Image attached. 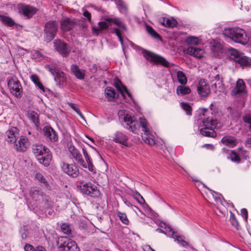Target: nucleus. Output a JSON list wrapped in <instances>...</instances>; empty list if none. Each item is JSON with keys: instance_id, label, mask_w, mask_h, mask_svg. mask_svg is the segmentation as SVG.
Segmentation results:
<instances>
[{"instance_id": "nucleus-1", "label": "nucleus", "mask_w": 251, "mask_h": 251, "mask_svg": "<svg viewBox=\"0 0 251 251\" xmlns=\"http://www.w3.org/2000/svg\"><path fill=\"white\" fill-rule=\"evenodd\" d=\"M223 35L236 43L246 45L249 40L246 32L239 28H227L223 31Z\"/></svg>"}, {"instance_id": "nucleus-2", "label": "nucleus", "mask_w": 251, "mask_h": 251, "mask_svg": "<svg viewBox=\"0 0 251 251\" xmlns=\"http://www.w3.org/2000/svg\"><path fill=\"white\" fill-rule=\"evenodd\" d=\"M45 68L53 76L54 80L59 88H63L67 86V77L66 75L59 67L50 65H46Z\"/></svg>"}, {"instance_id": "nucleus-3", "label": "nucleus", "mask_w": 251, "mask_h": 251, "mask_svg": "<svg viewBox=\"0 0 251 251\" xmlns=\"http://www.w3.org/2000/svg\"><path fill=\"white\" fill-rule=\"evenodd\" d=\"M143 56L147 60L151 62L153 65H162L166 68L174 66L173 63L168 62L164 57L156 54L151 51L140 48Z\"/></svg>"}, {"instance_id": "nucleus-4", "label": "nucleus", "mask_w": 251, "mask_h": 251, "mask_svg": "<svg viewBox=\"0 0 251 251\" xmlns=\"http://www.w3.org/2000/svg\"><path fill=\"white\" fill-rule=\"evenodd\" d=\"M77 187L81 193L94 198H99L100 192L98 187L91 182L84 183L83 181H77Z\"/></svg>"}, {"instance_id": "nucleus-5", "label": "nucleus", "mask_w": 251, "mask_h": 251, "mask_svg": "<svg viewBox=\"0 0 251 251\" xmlns=\"http://www.w3.org/2000/svg\"><path fill=\"white\" fill-rule=\"evenodd\" d=\"M58 24L56 21H49L46 23L44 29V41L49 43L52 41L57 35Z\"/></svg>"}, {"instance_id": "nucleus-6", "label": "nucleus", "mask_w": 251, "mask_h": 251, "mask_svg": "<svg viewBox=\"0 0 251 251\" xmlns=\"http://www.w3.org/2000/svg\"><path fill=\"white\" fill-rule=\"evenodd\" d=\"M57 246L60 251H80L76 242L67 237H59Z\"/></svg>"}, {"instance_id": "nucleus-7", "label": "nucleus", "mask_w": 251, "mask_h": 251, "mask_svg": "<svg viewBox=\"0 0 251 251\" xmlns=\"http://www.w3.org/2000/svg\"><path fill=\"white\" fill-rule=\"evenodd\" d=\"M53 45L54 50L62 57L69 56L71 51V48L68 43L60 39H56L53 41Z\"/></svg>"}, {"instance_id": "nucleus-8", "label": "nucleus", "mask_w": 251, "mask_h": 251, "mask_svg": "<svg viewBox=\"0 0 251 251\" xmlns=\"http://www.w3.org/2000/svg\"><path fill=\"white\" fill-rule=\"evenodd\" d=\"M17 9L18 13L27 19L31 18L38 11V9L35 7L23 3L18 4Z\"/></svg>"}, {"instance_id": "nucleus-9", "label": "nucleus", "mask_w": 251, "mask_h": 251, "mask_svg": "<svg viewBox=\"0 0 251 251\" xmlns=\"http://www.w3.org/2000/svg\"><path fill=\"white\" fill-rule=\"evenodd\" d=\"M8 86L11 93L17 98L22 96V87L20 82L16 77H11L8 81Z\"/></svg>"}, {"instance_id": "nucleus-10", "label": "nucleus", "mask_w": 251, "mask_h": 251, "mask_svg": "<svg viewBox=\"0 0 251 251\" xmlns=\"http://www.w3.org/2000/svg\"><path fill=\"white\" fill-rule=\"evenodd\" d=\"M61 167L64 173L73 178H76L79 174L78 167L75 163L69 164L63 162L61 164Z\"/></svg>"}, {"instance_id": "nucleus-11", "label": "nucleus", "mask_w": 251, "mask_h": 251, "mask_svg": "<svg viewBox=\"0 0 251 251\" xmlns=\"http://www.w3.org/2000/svg\"><path fill=\"white\" fill-rule=\"evenodd\" d=\"M124 122L125 123V128L133 133H136L138 127V122L135 120V117H132L127 114L124 116Z\"/></svg>"}, {"instance_id": "nucleus-12", "label": "nucleus", "mask_w": 251, "mask_h": 251, "mask_svg": "<svg viewBox=\"0 0 251 251\" xmlns=\"http://www.w3.org/2000/svg\"><path fill=\"white\" fill-rule=\"evenodd\" d=\"M197 91L201 97H206L210 94V86L205 79L201 78L199 80L197 86Z\"/></svg>"}, {"instance_id": "nucleus-13", "label": "nucleus", "mask_w": 251, "mask_h": 251, "mask_svg": "<svg viewBox=\"0 0 251 251\" xmlns=\"http://www.w3.org/2000/svg\"><path fill=\"white\" fill-rule=\"evenodd\" d=\"M60 28L62 31L68 32L72 30L76 25L74 19L68 17H63L60 21Z\"/></svg>"}, {"instance_id": "nucleus-14", "label": "nucleus", "mask_w": 251, "mask_h": 251, "mask_svg": "<svg viewBox=\"0 0 251 251\" xmlns=\"http://www.w3.org/2000/svg\"><path fill=\"white\" fill-rule=\"evenodd\" d=\"M128 137L126 134L120 131H117L114 133L112 140L123 146L128 147L129 146L128 143Z\"/></svg>"}, {"instance_id": "nucleus-15", "label": "nucleus", "mask_w": 251, "mask_h": 251, "mask_svg": "<svg viewBox=\"0 0 251 251\" xmlns=\"http://www.w3.org/2000/svg\"><path fill=\"white\" fill-rule=\"evenodd\" d=\"M44 135L51 142H57L58 140L57 133L50 126H45L43 128Z\"/></svg>"}, {"instance_id": "nucleus-16", "label": "nucleus", "mask_w": 251, "mask_h": 251, "mask_svg": "<svg viewBox=\"0 0 251 251\" xmlns=\"http://www.w3.org/2000/svg\"><path fill=\"white\" fill-rule=\"evenodd\" d=\"M246 93V86L245 82L242 79H238L236 81L235 87L232 89L231 92V95H241Z\"/></svg>"}, {"instance_id": "nucleus-17", "label": "nucleus", "mask_w": 251, "mask_h": 251, "mask_svg": "<svg viewBox=\"0 0 251 251\" xmlns=\"http://www.w3.org/2000/svg\"><path fill=\"white\" fill-rule=\"evenodd\" d=\"M69 151L75 161L77 162L82 167H85L84 160L79 150L74 146L71 145L69 147Z\"/></svg>"}, {"instance_id": "nucleus-18", "label": "nucleus", "mask_w": 251, "mask_h": 251, "mask_svg": "<svg viewBox=\"0 0 251 251\" xmlns=\"http://www.w3.org/2000/svg\"><path fill=\"white\" fill-rule=\"evenodd\" d=\"M47 151H45L43 154L40 155L37 159L38 161L45 167H48L52 159V154L48 148Z\"/></svg>"}, {"instance_id": "nucleus-19", "label": "nucleus", "mask_w": 251, "mask_h": 251, "mask_svg": "<svg viewBox=\"0 0 251 251\" xmlns=\"http://www.w3.org/2000/svg\"><path fill=\"white\" fill-rule=\"evenodd\" d=\"M29 195L33 200L36 201L44 199V197H47V195L40 191L37 187H32L29 190Z\"/></svg>"}, {"instance_id": "nucleus-20", "label": "nucleus", "mask_w": 251, "mask_h": 251, "mask_svg": "<svg viewBox=\"0 0 251 251\" xmlns=\"http://www.w3.org/2000/svg\"><path fill=\"white\" fill-rule=\"evenodd\" d=\"M105 97L108 101L114 102L119 98V93L111 87H107L105 89Z\"/></svg>"}, {"instance_id": "nucleus-21", "label": "nucleus", "mask_w": 251, "mask_h": 251, "mask_svg": "<svg viewBox=\"0 0 251 251\" xmlns=\"http://www.w3.org/2000/svg\"><path fill=\"white\" fill-rule=\"evenodd\" d=\"M28 144V139L26 137L22 136L18 142L15 143L14 147L17 151L24 152L26 150Z\"/></svg>"}, {"instance_id": "nucleus-22", "label": "nucleus", "mask_w": 251, "mask_h": 251, "mask_svg": "<svg viewBox=\"0 0 251 251\" xmlns=\"http://www.w3.org/2000/svg\"><path fill=\"white\" fill-rule=\"evenodd\" d=\"M71 73L75 77L80 80H83L85 78V71L81 70L76 64H72L70 67Z\"/></svg>"}, {"instance_id": "nucleus-23", "label": "nucleus", "mask_w": 251, "mask_h": 251, "mask_svg": "<svg viewBox=\"0 0 251 251\" xmlns=\"http://www.w3.org/2000/svg\"><path fill=\"white\" fill-rule=\"evenodd\" d=\"M224 145L233 148L237 146L238 142L237 139L233 136L226 135L224 136L221 141Z\"/></svg>"}, {"instance_id": "nucleus-24", "label": "nucleus", "mask_w": 251, "mask_h": 251, "mask_svg": "<svg viewBox=\"0 0 251 251\" xmlns=\"http://www.w3.org/2000/svg\"><path fill=\"white\" fill-rule=\"evenodd\" d=\"M104 20L107 22L113 23L118 27L122 29L124 31H126L127 30L126 25L122 22L120 19L118 17H115L114 18L106 17L104 18Z\"/></svg>"}, {"instance_id": "nucleus-25", "label": "nucleus", "mask_w": 251, "mask_h": 251, "mask_svg": "<svg viewBox=\"0 0 251 251\" xmlns=\"http://www.w3.org/2000/svg\"><path fill=\"white\" fill-rule=\"evenodd\" d=\"M202 124L204 127H208V129H213V126L215 128H220L218 126V123L217 120L210 117H208L206 119H203L202 120Z\"/></svg>"}, {"instance_id": "nucleus-26", "label": "nucleus", "mask_w": 251, "mask_h": 251, "mask_svg": "<svg viewBox=\"0 0 251 251\" xmlns=\"http://www.w3.org/2000/svg\"><path fill=\"white\" fill-rule=\"evenodd\" d=\"M188 54L198 58H201L202 57L204 50L202 49L193 47H189L186 49Z\"/></svg>"}, {"instance_id": "nucleus-27", "label": "nucleus", "mask_w": 251, "mask_h": 251, "mask_svg": "<svg viewBox=\"0 0 251 251\" xmlns=\"http://www.w3.org/2000/svg\"><path fill=\"white\" fill-rule=\"evenodd\" d=\"M236 64H238L242 68H250L251 67V58L241 54Z\"/></svg>"}, {"instance_id": "nucleus-28", "label": "nucleus", "mask_w": 251, "mask_h": 251, "mask_svg": "<svg viewBox=\"0 0 251 251\" xmlns=\"http://www.w3.org/2000/svg\"><path fill=\"white\" fill-rule=\"evenodd\" d=\"M48 149L47 147L42 144L33 145L32 147V152L36 158L42 155L45 151H47Z\"/></svg>"}, {"instance_id": "nucleus-29", "label": "nucleus", "mask_w": 251, "mask_h": 251, "mask_svg": "<svg viewBox=\"0 0 251 251\" xmlns=\"http://www.w3.org/2000/svg\"><path fill=\"white\" fill-rule=\"evenodd\" d=\"M17 130L18 128L16 127L13 126L6 132L7 135V139H6V140L8 143L11 144L16 143L17 138L15 133Z\"/></svg>"}, {"instance_id": "nucleus-30", "label": "nucleus", "mask_w": 251, "mask_h": 251, "mask_svg": "<svg viewBox=\"0 0 251 251\" xmlns=\"http://www.w3.org/2000/svg\"><path fill=\"white\" fill-rule=\"evenodd\" d=\"M98 25L100 27L99 28H97L94 26L92 27V33L96 36H98L102 30L107 29L109 26V25L105 22H99Z\"/></svg>"}, {"instance_id": "nucleus-31", "label": "nucleus", "mask_w": 251, "mask_h": 251, "mask_svg": "<svg viewBox=\"0 0 251 251\" xmlns=\"http://www.w3.org/2000/svg\"><path fill=\"white\" fill-rule=\"evenodd\" d=\"M227 53L229 59L234 61L235 63L237 62L241 55L237 50L233 48L229 49Z\"/></svg>"}, {"instance_id": "nucleus-32", "label": "nucleus", "mask_w": 251, "mask_h": 251, "mask_svg": "<svg viewBox=\"0 0 251 251\" xmlns=\"http://www.w3.org/2000/svg\"><path fill=\"white\" fill-rule=\"evenodd\" d=\"M35 179L37 180L40 183L42 187H44L46 188L50 187V185L48 182L42 174L40 173H36L35 176Z\"/></svg>"}, {"instance_id": "nucleus-33", "label": "nucleus", "mask_w": 251, "mask_h": 251, "mask_svg": "<svg viewBox=\"0 0 251 251\" xmlns=\"http://www.w3.org/2000/svg\"><path fill=\"white\" fill-rule=\"evenodd\" d=\"M200 133L206 137L215 138L217 133L214 129H208V127H203L200 130Z\"/></svg>"}, {"instance_id": "nucleus-34", "label": "nucleus", "mask_w": 251, "mask_h": 251, "mask_svg": "<svg viewBox=\"0 0 251 251\" xmlns=\"http://www.w3.org/2000/svg\"><path fill=\"white\" fill-rule=\"evenodd\" d=\"M0 21L5 25L12 27L16 25L14 21L10 17L0 15ZM16 25H18L16 24Z\"/></svg>"}, {"instance_id": "nucleus-35", "label": "nucleus", "mask_w": 251, "mask_h": 251, "mask_svg": "<svg viewBox=\"0 0 251 251\" xmlns=\"http://www.w3.org/2000/svg\"><path fill=\"white\" fill-rule=\"evenodd\" d=\"M172 238H173L175 241H177L182 246L186 247L188 246V243L184 240V237L178 234L177 232H173Z\"/></svg>"}, {"instance_id": "nucleus-36", "label": "nucleus", "mask_w": 251, "mask_h": 251, "mask_svg": "<svg viewBox=\"0 0 251 251\" xmlns=\"http://www.w3.org/2000/svg\"><path fill=\"white\" fill-rule=\"evenodd\" d=\"M172 238H173L175 241H177L182 246L186 247L188 246V243L184 240V237L178 234L177 232H173Z\"/></svg>"}, {"instance_id": "nucleus-37", "label": "nucleus", "mask_w": 251, "mask_h": 251, "mask_svg": "<svg viewBox=\"0 0 251 251\" xmlns=\"http://www.w3.org/2000/svg\"><path fill=\"white\" fill-rule=\"evenodd\" d=\"M114 2L120 12L124 13L126 12L127 6L123 0H115Z\"/></svg>"}, {"instance_id": "nucleus-38", "label": "nucleus", "mask_w": 251, "mask_h": 251, "mask_svg": "<svg viewBox=\"0 0 251 251\" xmlns=\"http://www.w3.org/2000/svg\"><path fill=\"white\" fill-rule=\"evenodd\" d=\"M146 28L147 32L153 38L159 40H162L161 36L151 26L146 25Z\"/></svg>"}, {"instance_id": "nucleus-39", "label": "nucleus", "mask_w": 251, "mask_h": 251, "mask_svg": "<svg viewBox=\"0 0 251 251\" xmlns=\"http://www.w3.org/2000/svg\"><path fill=\"white\" fill-rule=\"evenodd\" d=\"M176 93L178 95H185L191 93V89L189 87L180 85L176 88Z\"/></svg>"}, {"instance_id": "nucleus-40", "label": "nucleus", "mask_w": 251, "mask_h": 251, "mask_svg": "<svg viewBox=\"0 0 251 251\" xmlns=\"http://www.w3.org/2000/svg\"><path fill=\"white\" fill-rule=\"evenodd\" d=\"M211 50L215 56L218 55L219 53L222 50V46L219 42H214L211 45Z\"/></svg>"}, {"instance_id": "nucleus-41", "label": "nucleus", "mask_w": 251, "mask_h": 251, "mask_svg": "<svg viewBox=\"0 0 251 251\" xmlns=\"http://www.w3.org/2000/svg\"><path fill=\"white\" fill-rule=\"evenodd\" d=\"M230 222L231 224L234 226L237 230L241 229V227L239 224V222L236 219L235 215L234 214L230 211Z\"/></svg>"}, {"instance_id": "nucleus-42", "label": "nucleus", "mask_w": 251, "mask_h": 251, "mask_svg": "<svg viewBox=\"0 0 251 251\" xmlns=\"http://www.w3.org/2000/svg\"><path fill=\"white\" fill-rule=\"evenodd\" d=\"M86 163L84 161L85 167H83L84 168H88V170L92 172H95V167L93 164L92 160L90 156L86 157L85 158Z\"/></svg>"}, {"instance_id": "nucleus-43", "label": "nucleus", "mask_w": 251, "mask_h": 251, "mask_svg": "<svg viewBox=\"0 0 251 251\" xmlns=\"http://www.w3.org/2000/svg\"><path fill=\"white\" fill-rule=\"evenodd\" d=\"M86 163L84 161L85 167H83L84 168H88V170L92 172H95V167L93 164L92 160L90 156L86 157L85 158Z\"/></svg>"}, {"instance_id": "nucleus-44", "label": "nucleus", "mask_w": 251, "mask_h": 251, "mask_svg": "<svg viewBox=\"0 0 251 251\" xmlns=\"http://www.w3.org/2000/svg\"><path fill=\"white\" fill-rule=\"evenodd\" d=\"M228 158L230 159L232 162L237 163H240L241 160L239 154H238L234 150H232L231 151Z\"/></svg>"}, {"instance_id": "nucleus-45", "label": "nucleus", "mask_w": 251, "mask_h": 251, "mask_svg": "<svg viewBox=\"0 0 251 251\" xmlns=\"http://www.w3.org/2000/svg\"><path fill=\"white\" fill-rule=\"evenodd\" d=\"M177 77L178 82L182 85H185L187 83V78L185 74L180 71L177 72Z\"/></svg>"}, {"instance_id": "nucleus-46", "label": "nucleus", "mask_w": 251, "mask_h": 251, "mask_svg": "<svg viewBox=\"0 0 251 251\" xmlns=\"http://www.w3.org/2000/svg\"><path fill=\"white\" fill-rule=\"evenodd\" d=\"M30 78L39 89H42L43 88V85L40 82L39 77L37 75H32L30 76Z\"/></svg>"}, {"instance_id": "nucleus-47", "label": "nucleus", "mask_w": 251, "mask_h": 251, "mask_svg": "<svg viewBox=\"0 0 251 251\" xmlns=\"http://www.w3.org/2000/svg\"><path fill=\"white\" fill-rule=\"evenodd\" d=\"M181 107L185 111L187 115H192V107L188 103L182 102Z\"/></svg>"}, {"instance_id": "nucleus-48", "label": "nucleus", "mask_w": 251, "mask_h": 251, "mask_svg": "<svg viewBox=\"0 0 251 251\" xmlns=\"http://www.w3.org/2000/svg\"><path fill=\"white\" fill-rule=\"evenodd\" d=\"M178 23L177 21L173 17L171 19L167 18L166 19V25L165 27L168 28H174L177 26Z\"/></svg>"}, {"instance_id": "nucleus-49", "label": "nucleus", "mask_w": 251, "mask_h": 251, "mask_svg": "<svg viewBox=\"0 0 251 251\" xmlns=\"http://www.w3.org/2000/svg\"><path fill=\"white\" fill-rule=\"evenodd\" d=\"M117 216L119 218L121 221L125 225H127L129 224V220L127 218V216L126 213H122L120 211L117 212Z\"/></svg>"}, {"instance_id": "nucleus-50", "label": "nucleus", "mask_w": 251, "mask_h": 251, "mask_svg": "<svg viewBox=\"0 0 251 251\" xmlns=\"http://www.w3.org/2000/svg\"><path fill=\"white\" fill-rule=\"evenodd\" d=\"M20 233L23 240H26L28 237L29 231L26 226H24L21 227Z\"/></svg>"}, {"instance_id": "nucleus-51", "label": "nucleus", "mask_w": 251, "mask_h": 251, "mask_svg": "<svg viewBox=\"0 0 251 251\" xmlns=\"http://www.w3.org/2000/svg\"><path fill=\"white\" fill-rule=\"evenodd\" d=\"M185 41L188 45H197L199 44L198 38L192 36L188 37Z\"/></svg>"}, {"instance_id": "nucleus-52", "label": "nucleus", "mask_w": 251, "mask_h": 251, "mask_svg": "<svg viewBox=\"0 0 251 251\" xmlns=\"http://www.w3.org/2000/svg\"><path fill=\"white\" fill-rule=\"evenodd\" d=\"M147 121L145 119H141L140 124L143 128L142 131L144 132L145 134L146 135H149L150 134V131L148 128L147 126Z\"/></svg>"}, {"instance_id": "nucleus-53", "label": "nucleus", "mask_w": 251, "mask_h": 251, "mask_svg": "<svg viewBox=\"0 0 251 251\" xmlns=\"http://www.w3.org/2000/svg\"><path fill=\"white\" fill-rule=\"evenodd\" d=\"M114 86L118 91L124 89V87H126V86L122 83L121 80L117 77L114 79Z\"/></svg>"}, {"instance_id": "nucleus-54", "label": "nucleus", "mask_w": 251, "mask_h": 251, "mask_svg": "<svg viewBox=\"0 0 251 251\" xmlns=\"http://www.w3.org/2000/svg\"><path fill=\"white\" fill-rule=\"evenodd\" d=\"M29 115L33 123H34L35 125H37L39 123L38 114L37 112L34 111H31L29 113Z\"/></svg>"}, {"instance_id": "nucleus-55", "label": "nucleus", "mask_w": 251, "mask_h": 251, "mask_svg": "<svg viewBox=\"0 0 251 251\" xmlns=\"http://www.w3.org/2000/svg\"><path fill=\"white\" fill-rule=\"evenodd\" d=\"M61 229L62 231L65 234L68 235L71 234V229L70 225L68 224H62L61 226Z\"/></svg>"}, {"instance_id": "nucleus-56", "label": "nucleus", "mask_w": 251, "mask_h": 251, "mask_svg": "<svg viewBox=\"0 0 251 251\" xmlns=\"http://www.w3.org/2000/svg\"><path fill=\"white\" fill-rule=\"evenodd\" d=\"M45 204L46 209H51L53 207V202L50 199L49 197H44Z\"/></svg>"}, {"instance_id": "nucleus-57", "label": "nucleus", "mask_w": 251, "mask_h": 251, "mask_svg": "<svg viewBox=\"0 0 251 251\" xmlns=\"http://www.w3.org/2000/svg\"><path fill=\"white\" fill-rule=\"evenodd\" d=\"M242 120L244 122L248 124L249 125L251 124V114L250 113H246L242 117Z\"/></svg>"}, {"instance_id": "nucleus-58", "label": "nucleus", "mask_w": 251, "mask_h": 251, "mask_svg": "<svg viewBox=\"0 0 251 251\" xmlns=\"http://www.w3.org/2000/svg\"><path fill=\"white\" fill-rule=\"evenodd\" d=\"M241 215L244 219L245 222L247 223L248 218V212L247 209L246 208H242L241 210Z\"/></svg>"}, {"instance_id": "nucleus-59", "label": "nucleus", "mask_w": 251, "mask_h": 251, "mask_svg": "<svg viewBox=\"0 0 251 251\" xmlns=\"http://www.w3.org/2000/svg\"><path fill=\"white\" fill-rule=\"evenodd\" d=\"M205 187L209 191L211 192V194H212V195L213 196H216V197H215V199H221V198H222L223 199H224V197L223 196V195L221 194V193H219L218 192H215L214 191V190H212L211 189H210V188H209L208 187H207V186H205Z\"/></svg>"}, {"instance_id": "nucleus-60", "label": "nucleus", "mask_w": 251, "mask_h": 251, "mask_svg": "<svg viewBox=\"0 0 251 251\" xmlns=\"http://www.w3.org/2000/svg\"><path fill=\"white\" fill-rule=\"evenodd\" d=\"M80 29L86 30L87 29V25H86L83 21H79L76 23Z\"/></svg>"}, {"instance_id": "nucleus-61", "label": "nucleus", "mask_w": 251, "mask_h": 251, "mask_svg": "<svg viewBox=\"0 0 251 251\" xmlns=\"http://www.w3.org/2000/svg\"><path fill=\"white\" fill-rule=\"evenodd\" d=\"M150 133L149 134L150 135ZM148 137H146L145 139V142L146 143H148L149 145H150L151 146L154 145L155 143L154 139H153L152 138H151L149 135H147Z\"/></svg>"}, {"instance_id": "nucleus-62", "label": "nucleus", "mask_w": 251, "mask_h": 251, "mask_svg": "<svg viewBox=\"0 0 251 251\" xmlns=\"http://www.w3.org/2000/svg\"><path fill=\"white\" fill-rule=\"evenodd\" d=\"M111 30H112V31H111L112 33L115 34L118 37H121L122 36V32L119 28H116V27H114V28H111Z\"/></svg>"}, {"instance_id": "nucleus-63", "label": "nucleus", "mask_w": 251, "mask_h": 251, "mask_svg": "<svg viewBox=\"0 0 251 251\" xmlns=\"http://www.w3.org/2000/svg\"><path fill=\"white\" fill-rule=\"evenodd\" d=\"M25 251H35V248L30 244H26L24 247Z\"/></svg>"}, {"instance_id": "nucleus-64", "label": "nucleus", "mask_w": 251, "mask_h": 251, "mask_svg": "<svg viewBox=\"0 0 251 251\" xmlns=\"http://www.w3.org/2000/svg\"><path fill=\"white\" fill-rule=\"evenodd\" d=\"M134 198L137 201V202L140 204H143L145 203V201L142 196L140 197H138L136 196H134Z\"/></svg>"}]
</instances>
